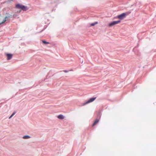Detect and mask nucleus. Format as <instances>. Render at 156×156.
<instances>
[{"instance_id": "nucleus-2", "label": "nucleus", "mask_w": 156, "mask_h": 156, "mask_svg": "<svg viewBox=\"0 0 156 156\" xmlns=\"http://www.w3.org/2000/svg\"><path fill=\"white\" fill-rule=\"evenodd\" d=\"M130 13V12H128L125 13H122L121 15H118L117 16V18L119 19L122 20L125 17L126 15H128Z\"/></svg>"}, {"instance_id": "nucleus-13", "label": "nucleus", "mask_w": 156, "mask_h": 156, "mask_svg": "<svg viewBox=\"0 0 156 156\" xmlns=\"http://www.w3.org/2000/svg\"><path fill=\"white\" fill-rule=\"evenodd\" d=\"M63 72H64L65 73H67L68 71L67 70H64L63 71Z\"/></svg>"}, {"instance_id": "nucleus-11", "label": "nucleus", "mask_w": 156, "mask_h": 156, "mask_svg": "<svg viewBox=\"0 0 156 156\" xmlns=\"http://www.w3.org/2000/svg\"><path fill=\"white\" fill-rule=\"evenodd\" d=\"M16 112H14L12 115L9 117V119H10L16 113Z\"/></svg>"}, {"instance_id": "nucleus-3", "label": "nucleus", "mask_w": 156, "mask_h": 156, "mask_svg": "<svg viewBox=\"0 0 156 156\" xmlns=\"http://www.w3.org/2000/svg\"><path fill=\"white\" fill-rule=\"evenodd\" d=\"M96 98H90L86 102L84 103L83 104V105H84L89 103L93 101L95 99H96Z\"/></svg>"}, {"instance_id": "nucleus-14", "label": "nucleus", "mask_w": 156, "mask_h": 156, "mask_svg": "<svg viewBox=\"0 0 156 156\" xmlns=\"http://www.w3.org/2000/svg\"><path fill=\"white\" fill-rule=\"evenodd\" d=\"M6 14H9V13H6Z\"/></svg>"}, {"instance_id": "nucleus-1", "label": "nucleus", "mask_w": 156, "mask_h": 156, "mask_svg": "<svg viewBox=\"0 0 156 156\" xmlns=\"http://www.w3.org/2000/svg\"><path fill=\"white\" fill-rule=\"evenodd\" d=\"M16 8L18 9H20L23 11H26L27 9L26 6L20 5V4H17L16 6Z\"/></svg>"}, {"instance_id": "nucleus-8", "label": "nucleus", "mask_w": 156, "mask_h": 156, "mask_svg": "<svg viewBox=\"0 0 156 156\" xmlns=\"http://www.w3.org/2000/svg\"><path fill=\"white\" fill-rule=\"evenodd\" d=\"M99 121V119H96L95 121L94 122V123H93V126H94L95 125H96Z\"/></svg>"}, {"instance_id": "nucleus-9", "label": "nucleus", "mask_w": 156, "mask_h": 156, "mask_svg": "<svg viewBox=\"0 0 156 156\" xmlns=\"http://www.w3.org/2000/svg\"><path fill=\"white\" fill-rule=\"evenodd\" d=\"M30 137L28 135L25 136H23V138L24 139H27L29 138Z\"/></svg>"}, {"instance_id": "nucleus-6", "label": "nucleus", "mask_w": 156, "mask_h": 156, "mask_svg": "<svg viewBox=\"0 0 156 156\" xmlns=\"http://www.w3.org/2000/svg\"><path fill=\"white\" fill-rule=\"evenodd\" d=\"M6 56L7 58V59L10 60L12 58V55L10 54H7Z\"/></svg>"}, {"instance_id": "nucleus-7", "label": "nucleus", "mask_w": 156, "mask_h": 156, "mask_svg": "<svg viewBox=\"0 0 156 156\" xmlns=\"http://www.w3.org/2000/svg\"><path fill=\"white\" fill-rule=\"evenodd\" d=\"M57 117L58 119H63L64 118V116L62 115H58Z\"/></svg>"}, {"instance_id": "nucleus-12", "label": "nucleus", "mask_w": 156, "mask_h": 156, "mask_svg": "<svg viewBox=\"0 0 156 156\" xmlns=\"http://www.w3.org/2000/svg\"><path fill=\"white\" fill-rule=\"evenodd\" d=\"M42 42L43 43H44V44H48L49 43V42H47L46 41H44V40H43L42 41Z\"/></svg>"}, {"instance_id": "nucleus-5", "label": "nucleus", "mask_w": 156, "mask_h": 156, "mask_svg": "<svg viewBox=\"0 0 156 156\" xmlns=\"http://www.w3.org/2000/svg\"><path fill=\"white\" fill-rule=\"evenodd\" d=\"M10 17V16H6L3 20V21L1 23H0V25L4 23L6 21V20H7V19L8 18H9Z\"/></svg>"}, {"instance_id": "nucleus-10", "label": "nucleus", "mask_w": 156, "mask_h": 156, "mask_svg": "<svg viewBox=\"0 0 156 156\" xmlns=\"http://www.w3.org/2000/svg\"><path fill=\"white\" fill-rule=\"evenodd\" d=\"M98 23V22H95L94 23H92L90 24L91 26H93L95 25V24H96Z\"/></svg>"}, {"instance_id": "nucleus-4", "label": "nucleus", "mask_w": 156, "mask_h": 156, "mask_svg": "<svg viewBox=\"0 0 156 156\" xmlns=\"http://www.w3.org/2000/svg\"><path fill=\"white\" fill-rule=\"evenodd\" d=\"M120 22V21H114L109 24V27H111L115 25L118 24Z\"/></svg>"}]
</instances>
